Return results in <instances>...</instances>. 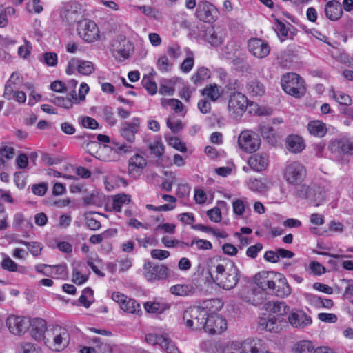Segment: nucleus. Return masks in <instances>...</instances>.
Instances as JSON below:
<instances>
[{
	"label": "nucleus",
	"instance_id": "a878e982",
	"mask_svg": "<svg viewBox=\"0 0 353 353\" xmlns=\"http://www.w3.org/2000/svg\"><path fill=\"white\" fill-rule=\"evenodd\" d=\"M285 144L286 149L294 154L301 152L305 147L303 139L295 134L289 135L285 139Z\"/></svg>",
	"mask_w": 353,
	"mask_h": 353
},
{
	"label": "nucleus",
	"instance_id": "e433bc0d",
	"mask_svg": "<svg viewBox=\"0 0 353 353\" xmlns=\"http://www.w3.org/2000/svg\"><path fill=\"white\" fill-rule=\"evenodd\" d=\"M146 160L139 154L132 157L129 161V171L130 173L136 169H143L146 165Z\"/></svg>",
	"mask_w": 353,
	"mask_h": 353
},
{
	"label": "nucleus",
	"instance_id": "4c0bfd02",
	"mask_svg": "<svg viewBox=\"0 0 353 353\" xmlns=\"http://www.w3.org/2000/svg\"><path fill=\"white\" fill-rule=\"evenodd\" d=\"M130 197L125 194H117L114 196L112 201V209L116 212H119L123 204L129 203Z\"/></svg>",
	"mask_w": 353,
	"mask_h": 353
},
{
	"label": "nucleus",
	"instance_id": "6e6552de",
	"mask_svg": "<svg viewBox=\"0 0 353 353\" xmlns=\"http://www.w3.org/2000/svg\"><path fill=\"white\" fill-rule=\"evenodd\" d=\"M143 275L149 282L164 280L168 276V268L164 265L148 261L143 265Z\"/></svg>",
	"mask_w": 353,
	"mask_h": 353
},
{
	"label": "nucleus",
	"instance_id": "72a5a7b5",
	"mask_svg": "<svg viewBox=\"0 0 353 353\" xmlns=\"http://www.w3.org/2000/svg\"><path fill=\"white\" fill-rule=\"evenodd\" d=\"M222 91L215 83L210 84L202 90V94L206 96L212 101H216L221 95Z\"/></svg>",
	"mask_w": 353,
	"mask_h": 353
},
{
	"label": "nucleus",
	"instance_id": "b1692460",
	"mask_svg": "<svg viewBox=\"0 0 353 353\" xmlns=\"http://www.w3.org/2000/svg\"><path fill=\"white\" fill-rule=\"evenodd\" d=\"M198 306L201 311L205 312V316L209 317L211 315H217L216 312L222 308L223 303L219 299H213L203 301Z\"/></svg>",
	"mask_w": 353,
	"mask_h": 353
},
{
	"label": "nucleus",
	"instance_id": "ddd939ff",
	"mask_svg": "<svg viewBox=\"0 0 353 353\" xmlns=\"http://www.w3.org/2000/svg\"><path fill=\"white\" fill-rule=\"evenodd\" d=\"M114 301L118 303L121 310L130 314H139L141 312V306L135 300L128 298L119 292H114L112 295Z\"/></svg>",
	"mask_w": 353,
	"mask_h": 353
},
{
	"label": "nucleus",
	"instance_id": "de8ad7c7",
	"mask_svg": "<svg viewBox=\"0 0 353 353\" xmlns=\"http://www.w3.org/2000/svg\"><path fill=\"white\" fill-rule=\"evenodd\" d=\"M151 152L157 157L160 158L164 153V146L161 141H155L149 145Z\"/></svg>",
	"mask_w": 353,
	"mask_h": 353
},
{
	"label": "nucleus",
	"instance_id": "9b49d317",
	"mask_svg": "<svg viewBox=\"0 0 353 353\" xmlns=\"http://www.w3.org/2000/svg\"><path fill=\"white\" fill-rule=\"evenodd\" d=\"M248 99L241 92H234L228 101V110L230 114L234 118L241 115L247 108Z\"/></svg>",
	"mask_w": 353,
	"mask_h": 353
},
{
	"label": "nucleus",
	"instance_id": "603ef678",
	"mask_svg": "<svg viewBox=\"0 0 353 353\" xmlns=\"http://www.w3.org/2000/svg\"><path fill=\"white\" fill-rule=\"evenodd\" d=\"M52 278L63 279L67 276V267L65 264L53 265Z\"/></svg>",
	"mask_w": 353,
	"mask_h": 353
},
{
	"label": "nucleus",
	"instance_id": "393cba45",
	"mask_svg": "<svg viewBox=\"0 0 353 353\" xmlns=\"http://www.w3.org/2000/svg\"><path fill=\"white\" fill-rule=\"evenodd\" d=\"M50 101L59 107L66 109L72 108L73 103H79L75 90L70 92L66 97L52 95Z\"/></svg>",
	"mask_w": 353,
	"mask_h": 353
},
{
	"label": "nucleus",
	"instance_id": "39448f33",
	"mask_svg": "<svg viewBox=\"0 0 353 353\" xmlns=\"http://www.w3.org/2000/svg\"><path fill=\"white\" fill-rule=\"evenodd\" d=\"M207 318L205 312L201 311L198 305L188 307L183 314L185 325L192 330L203 329Z\"/></svg>",
	"mask_w": 353,
	"mask_h": 353
},
{
	"label": "nucleus",
	"instance_id": "7ed1b4c3",
	"mask_svg": "<svg viewBox=\"0 0 353 353\" xmlns=\"http://www.w3.org/2000/svg\"><path fill=\"white\" fill-rule=\"evenodd\" d=\"M68 331L59 325L48 330L45 344L53 351H60L65 348L69 343Z\"/></svg>",
	"mask_w": 353,
	"mask_h": 353
},
{
	"label": "nucleus",
	"instance_id": "c756f323",
	"mask_svg": "<svg viewBox=\"0 0 353 353\" xmlns=\"http://www.w3.org/2000/svg\"><path fill=\"white\" fill-rule=\"evenodd\" d=\"M296 195L301 198H308L312 201L316 206H319L324 201V195L321 191H319V196L317 199L312 197V190L307 185H301L299 189L296 191Z\"/></svg>",
	"mask_w": 353,
	"mask_h": 353
},
{
	"label": "nucleus",
	"instance_id": "4be33fe9",
	"mask_svg": "<svg viewBox=\"0 0 353 353\" xmlns=\"http://www.w3.org/2000/svg\"><path fill=\"white\" fill-rule=\"evenodd\" d=\"M30 323L31 336L37 341L44 340L45 341L47 334L45 336L44 333L46 331L48 332L46 321L41 318H34L30 320Z\"/></svg>",
	"mask_w": 353,
	"mask_h": 353
},
{
	"label": "nucleus",
	"instance_id": "e2e57ef3",
	"mask_svg": "<svg viewBox=\"0 0 353 353\" xmlns=\"http://www.w3.org/2000/svg\"><path fill=\"white\" fill-rule=\"evenodd\" d=\"M335 100L341 105H350L352 103L350 97L343 92H338L334 95Z\"/></svg>",
	"mask_w": 353,
	"mask_h": 353
},
{
	"label": "nucleus",
	"instance_id": "79ce46f5",
	"mask_svg": "<svg viewBox=\"0 0 353 353\" xmlns=\"http://www.w3.org/2000/svg\"><path fill=\"white\" fill-rule=\"evenodd\" d=\"M314 346L309 341H302L296 344L294 353H314Z\"/></svg>",
	"mask_w": 353,
	"mask_h": 353
},
{
	"label": "nucleus",
	"instance_id": "774afa93",
	"mask_svg": "<svg viewBox=\"0 0 353 353\" xmlns=\"http://www.w3.org/2000/svg\"><path fill=\"white\" fill-rule=\"evenodd\" d=\"M81 125L85 128L96 129L99 126L98 122L93 118L85 117L81 120Z\"/></svg>",
	"mask_w": 353,
	"mask_h": 353
},
{
	"label": "nucleus",
	"instance_id": "69168bd1",
	"mask_svg": "<svg viewBox=\"0 0 353 353\" xmlns=\"http://www.w3.org/2000/svg\"><path fill=\"white\" fill-rule=\"evenodd\" d=\"M144 307L145 310L149 313H155L159 312L161 313L163 311L164 308L162 307L161 305L159 303H150L147 302L144 305Z\"/></svg>",
	"mask_w": 353,
	"mask_h": 353
},
{
	"label": "nucleus",
	"instance_id": "5701e85b",
	"mask_svg": "<svg viewBox=\"0 0 353 353\" xmlns=\"http://www.w3.org/2000/svg\"><path fill=\"white\" fill-rule=\"evenodd\" d=\"M280 322L281 321L276 318L275 316L269 315L267 318H260L258 321V325L261 330L277 333L281 330Z\"/></svg>",
	"mask_w": 353,
	"mask_h": 353
},
{
	"label": "nucleus",
	"instance_id": "7c9ffc66",
	"mask_svg": "<svg viewBox=\"0 0 353 353\" xmlns=\"http://www.w3.org/2000/svg\"><path fill=\"white\" fill-rule=\"evenodd\" d=\"M307 130L310 134L323 137L327 133V128L324 123L319 120H314L307 124Z\"/></svg>",
	"mask_w": 353,
	"mask_h": 353
},
{
	"label": "nucleus",
	"instance_id": "5fc2aeb1",
	"mask_svg": "<svg viewBox=\"0 0 353 353\" xmlns=\"http://www.w3.org/2000/svg\"><path fill=\"white\" fill-rule=\"evenodd\" d=\"M168 143L170 146L173 147L174 149L184 152H186L187 148L184 143H183L180 139L178 137H171L168 140Z\"/></svg>",
	"mask_w": 353,
	"mask_h": 353
},
{
	"label": "nucleus",
	"instance_id": "f3484780",
	"mask_svg": "<svg viewBox=\"0 0 353 353\" xmlns=\"http://www.w3.org/2000/svg\"><path fill=\"white\" fill-rule=\"evenodd\" d=\"M81 17V11L79 5L76 3L66 5L61 11V18L68 25L79 22Z\"/></svg>",
	"mask_w": 353,
	"mask_h": 353
},
{
	"label": "nucleus",
	"instance_id": "3c124183",
	"mask_svg": "<svg viewBox=\"0 0 353 353\" xmlns=\"http://www.w3.org/2000/svg\"><path fill=\"white\" fill-rule=\"evenodd\" d=\"M261 136L268 142H273L274 140V129L268 125H261L259 127Z\"/></svg>",
	"mask_w": 353,
	"mask_h": 353
},
{
	"label": "nucleus",
	"instance_id": "423d86ee",
	"mask_svg": "<svg viewBox=\"0 0 353 353\" xmlns=\"http://www.w3.org/2000/svg\"><path fill=\"white\" fill-rule=\"evenodd\" d=\"M306 169L298 161L289 162L283 170V177L290 185H298L302 183L306 177Z\"/></svg>",
	"mask_w": 353,
	"mask_h": 353
},
{
	"label": "nucleus",
	"instance_id": "473e14b6",
	"mask_svg": "<svg viewBox=\"0 0 353 353\" xmlns=\"http://www.w3.org/2000/svg\"><path fill=\"white\" fill-rule=\"evenodd\" d=\"M211 76L210 70L205 67H200L191 77V81L195 84H201L203 81L210 79Z\"/></svg>",
	"mask_w": 353,
	"mask_h": 353
},
{
	"label": "nucleus",
	"instance_id": "338daca9",
	"mask_svg": "<svg viewBox=\"0 0 353 353\" xmlns=\"http://www.w3.org/2000/svg\"><path fill=\"white\" fill-rule=\"evenodd\" d=\"M263 249V245L257 243L254 245L250 246L246 250V255L252 259H255L258 253Z\"/></svg>",
	"mask_w": 353,
	"mask_h": 353
},
{
	"label": "nucleus",
	"instance_id": "6ab92c4d",
	"mask_svg": "<svg viewBox=\"0 0 353 353\" xmlns=\"http://www.w3.org/2000/svg\"><path fill=\"white\" fill-rule=\"evenodd\" d=\"M288 322L293 327L304 329L309 326L312 321V318L303 311L296 310L289 314Z\"/></svg>",
	"mask_w": 353,
	"mask_h": 353
},
{
	"label": "nucleus",
	"instance_id": "ea45409f",
	"mask_svg": "<svg viewBox=\"0 0 353 353\" xmlns=\"http://www.w3.org/2000/svg\"><path fill=\"white\" fill-rule=\"evenodd\" d=\"M205 39L212 46H218L223 42L221 36L219 35L212 28L206 30Z\"/></svg>",
	"mask_w": 353,
	"mask_h": 353
},
{
	"label": "nucleus",
	"instance_id": "f8f14e48",
	"mask_svg": "<svg viewBox=\"0 0 353 353\" xmlns=\"http://www.w3.org/2000/svg\"><path fill=\"white\" fill-rule=\"evenodd\" d=\"M238 145L243 151L252 153L259 148L261 140L257 136L252 135L251 131L244 130L239 136Z\"/></svg>",
	"mask_w": 353,
	"mask_h": 353
},
{
	"label": "nucleus",
	"instance_id": "f257e3e1",
	"mask_svg": "<svg viewBox=\"0 0 353 353\" xmlns=\"http://www.w3.org/2000/svg\"><path fill=\"white\" fill-rule=\"evenodd\" d=\"M254 281L267 294H275L281 298L291 294V288L282 274L274 271H262L254 276Z\"/></svg>",
	"mask_w": 353,
	"mask_h": 353
},
{
	"label": "nucleus",
	"instance_id": "f704fd0d",
	"mask_svg": "<svg viewBox=\"0 0 353 353\" xmlns=\"http://www.w3.org/2000/svg\"><path fill=\"white\" fill-rule=\"evenodd\" d=\"M307 299L311 304L314 305L316 307H324L330 309L334 305L333 301L332 299H323L315 295H311L308 296Z\"/></svg>",
	"mask_w": 353,
	"mask_h": 353
},
{
	"label": "nucleus",
	"instance_id": "bb28decb",
	"mask_svg": "<svg viewBox=\"0 0 353 353\" xmlns=\"http://www.w3.org/2000/svg\"><path fill=\"white\" fill-rule=\"evenodd\" d=\"M264 309L277 316H285L290 310V307L283 301H268L264 304Z\"/></svg>",
	"mask_w": 353,
	"mask_h": 353
},
{
	"label": "nucleus",
	"instance_id": "13d9d810",
	"mask_svg": "<svg viewBox=\"0 0 353 353\" xmlns=\"http://www.w3.org/2000/svg\"><path fill=\"white\" fill-rule=\"evenodd\" d=\"M103 117L104 120L110 125H114L117 123V119L114 116V112L111 108L105 107L103 108Z\"/></svg>",
	"mask_w": 353,
	"mask_h": 353
},
{
	"label": "nucleus",
	"instance_id": "2eb2a0df",
	"mask_svg": "<svg viewBox=\"0 0 353 353\" xmlns=\"http://www.w3.org/2000/svg\"><path fill=\"white\" fill-rule=\"evenodd\" d=\"M217 10L208 1H200L197 5L196 15L197 18L206 23H212L215 21Z\"/></svg>",
	"mask_w": 353,
	"mask_h": 353
},
{
	"label": "nucleus",
	"instance_id": "9d476101",
	"mask_svg": "<svg viewBox=\"0 0 353 353\" xmlns=\"http://www.w3.org/2000/svg\"><path fill=\"white\" fill-rule=\"evenodd\" d=\"M28 318L10 315L7 318L6 325L10 332L14 335H22L26 333L30 326Z\"/></svg>",
	"mask_w": 353,
	"mask_h": 353
},
{
	"label": "nucleus",
	"instance_id": "864d4df0",
	"mask_svg": "<svg viewBox=\"0 0 353 353\" xmlns=\"http://www.w3.org/2000/svg\"><path fill=\"white\" fill-rule=\"evenodd\" d=\"M157 65L159 70L162 72H168L170 70L172 63H170L168 58L164 55L159 58Z\"/></svg>",
	"mask_w": 353,
	"mask_h": 353
},
{
	"label": "nucleus",
	"instance_id": "37998d69",
	"mask_svg": "<svg viewBox=\"0 0 353 353\" xmlns=\"http://www.w3.org/2000/svg\"><path fill=\"white\" fill-rule=\"evenodd\" d=\"M188 57L183 61L180 66L181 71L184 73L190 72L194 63L193 52L188 50Z\"/></svg>",
	"mask_w": 353,
	"mask_h": 353
},
{
	"label": "nucleus",
	"instance_id": "680f3d73",
	"mask_svg": "<svg viewBox=\"0 0 353 353\" xmlns=\"http://www.w3.org/2000/svg\"><path fill=\"white\" fill-rule=\"evenodd\" d=\"M207 215L210 221L214 223H219L222 219L221 210L217 207L208 210Z\"/></svg>",
	"mask_w": 353,
	"mask_h": 353
},
{
	"label": "nucleus",
	"instance_id": "dca6fc26",
	"mask_svg": "<svg viewBox=\"0 0 353 353\" xmlns=\"http://www.w3.org/2000/svg\"><path fill=\"white\" fill-rule=\"evenodd\" d=\"M248 48L253 56L260 59L266 57L270 52L268 43L257 38H252L248 41Z\"/></svg>",
	"mask_w": 353,
	"mask_h": 353
},
{
	"label": "nucleus",
	"instance_id": "cd10ccee",
	"mask_svg": "<svg viewBox=\"0 0 353 353\" xmlns=\"http://www.w3.org/2000/svg\"><path fill=\"white\" fill-rule=\"evenodd\" d=\"M326 17L331 21H337L343 14L340 3L336 0L328 1L325 6Z\"/></svg>",
	"mask_w": 353,
	"mask_h": 353
},
{
	"label": "nucleus",
	"instance_id": "f03ea898",
	"mask_svg": "<svg viewBox=\"0 0 353 353\" xmlns=\"http://www.w3.org/2000/svg\"><path fill=\"white\" fill-rule=\"evenodd\" d=\"M215 276L211 275L214 282L225 290L233 289L240 278V270L233 262L217 263L215 266Z\"/></svg>",
	"mask_w": 353,
	"mask_h": 353
},
{
	"label": "nucleus",
	"instance_id": "0e129e2a",
	"mask_svg": "<svg viewBox=\"0 0 353 353\" xmlns=\"http://www.w3.org/2000/svg\"><path fill=\"white\" fill-rule=\"evenodd\" d=\"M43 61L48 66H55L57 64V54L54 52H46L43 55Z\"/></svg>",
	"mask_w": 353,
	"mask_h": 353
},
{
	"label": "nucleus",
	"instance_id": "0eeeda50",
	"mask_svg": "<svg viewBox=\"0 0 353 353\" xmlns=\"http://www.w3.org/2000/svg\"><path fill=\"white\" fill-rule=\"evenodd\" d=\"M112 48L113 57L120 61L128 59L134 50L132 43L121 34L112 40Z\"/></svg>",
	"mask_w": 353,
	"mask_h": 353
},
{
	"label": "nucleus",
	"instance_id": "49530a36",
	"mask_svg": "<svg viewBox=\"0 0 353 353\" xmlns=\"http://www.w3.org/2000/svg\"><path fill=\"white\" fill-rule=\"evenodd\" d=\"M161 347L165 350L167 353H179L174 343L165 335L163 337V341L161 342Z\"/></svg>",
	"mask_w": 353,
	"mask_h": 353
},
{
	"label": "nucleus",
	"instance_id": "58836bf2",
	"mask_svg": "<svg viewBox=\"0 0 353 353\" xmlns=\"http://www.w3.org/2000/svg\"><path fill=\"white\" fill-rule=\"evenodd\" d=\"M77 69L78 72L83 75H90L94 70V65L92 62L79 59H77Z\"/></svg>",
	"mask_w": 353,
	"mask_h": 353
},
{
	"label": "nucleus",
	"instance_id": "c85d7f7f",
	"mask_svg": "<svg viewBox=\"0 0 353 353\" xmlns=\"http://www.w3.org/2000/svg\"><path fill=\"white\" fill-rule=\"evenodd\" d=\"M332 152H341L347 154H353V142L347 140H334L329 145Z\"/></svg>",
	"mask_w": 353,
	"mask_h": 353
},
{
	"label": "nucleus",
	"instance_id": "c9c22d12",
	"mask_svg": "<svg viewBox=\"0 0 353 353\" xmlns=\"http://www.w3.org/2000/svg\"><path fill=\"white\" fill-rule=\"evenodd\" d=\"M170 292L176 296H188L194 292V288L188 285H175L170 288Z\"/></svg>",
	"mask_w": 353,
	"mask_h": 353
},
{
	"label": "nucleus",
	"instance_id": "09e8293b",
	"mask_svg": "<svg viewBox=\"0 0 353 353\" xmlns=\"http://www.w3.org/2000/svg\"><path fill=\"white\" fill-rule=\"evenodd\" d=\"M141 83L150 94L153 95L157 93V83L149 77H144L141 81Z\"/></svg>",
	"mask_w": 353,
	"mask_h": 353
},
{
	"label": "nucleus",
	"instance_id": "6e6d98bb",
	"mask_svg": "<svg viewBox=\"0 0 353 353\" xmlns=\"http://www.w3.org/2000/svg\"><path fill=\"white\" fill-rule=\"evenodd\" d=\"M23 40L25 45L21 46L18 48L17 54L19 57H22L23 59H26L30 54V51L32 50V44L26 39H24Z\"/></svg>",
	"mask_w": 353,
	"mask_h": 353
},
{
	"label": "nucleus",
	"instance_id": "a211bd4d",
	"mask_svg": "<svg viewBox=\"0 0 353 353\" xmlns=\"http://www.w3.org/2000/svg\"><path fill=\"white\" fill-rule=\"evenodd\" d=\"M140 121L134 117L131 122H124L121 124L120 133L121 137L128 142L132 143L135 140V134L139 131Z\"/></svg>",
	"mask_w": 353,
	"mask_h": 353
},
{
	"label": "nucleus",
	"instance_id": "052dcab7",
	"mask_svg": "<svg viewBox=\"0 0 353 353\" xmlns=\"http://www.w3.org/2000/svg\"><path fill=\"white\" fill-rule=\"evenodd\" d=\"M28 249L33 256L37 257L41 255L43 245L39 242H30Z\"/></svg>",
	"mask_w": 353,
	"mask_h": 353
},
{
	"label": "nucleus",
	"instance_id": "412c9836",
	"mask_svg": "<svg viewBox=\"0 0 353 353\" xmlns=\"http://www.w3.org/2000/svg\"><path fill=\"white\" fill-rule=\"evenodd\" d=\"M248 163L251 169L256 172L265 170L269 165V157L265 152H258L249 157Z\"/></svg>",
	"mask_w": 353,
	"mask_h": 353
},
{
	"label": "nucleus",
	"instance_id": "1a4fd4ad",
	"mask_svg": "<svg viewBox=\"0 0 353 353\" xmlns=\"http://www.w3.org/2000/svg\"><path fill=\"white\" fill-rule=\"evenodd\" d=\"M77 32L79 37L88 43L94 42L99 38V30L97 24L88 19L79 22Z\"/></svg>",
	"mask_w": 353,
	"mask_h": 353
},
{
	"label": "nucleus",
	"instance_id": "4d7b16f0",
	"mask_svg": "<svg viewBox=\"0 0 353 353\" xmlns=\"http://www.w3.org/2000/svg\"><path fill=\"white\" fill-rule=\"evenodd\" d=\"M166 123L168 128H169L174 133L179 132L183 128V124L180 120H174L171 118H168Z\"/></svg>",
	"mask_w": 353,
	"mask_h": 353
},
{
	"label": "nucleus",
	"instance_id": "8fccbe9b",
	"mask_svg": "<svg viewBox=\"0 0 353 353\" xmlns=\"http://www.w3.org/2000/svg\"><path fill=\"white\" fill-rule=\"evenodd\" d=\"M88 279V276L83 274L77 268H74L72 274V281L77 285H81Z\"/></svg>",
	"mask_w": 353,
	"mask_h": 353
},
{
	"label": "nucleus",
	"instance_id": "4468645a",
	"mask_svg": "<svg viewBox=\"0 0 353 353\" xmlns=\"http://www.w3.org/2000/svg\"><path fill=\"white\" fill-rule=\"evenodd\" d=\"M227 329V322L219 315H211L207 318L204 331L210 334H220Z\"/></svg>",
	"mask_w": 353,
	"mask_h": 353
},
{
	"label": "nucleus",
	"instance_id": "aec40b11",
	"mask_svg": "<svg viewBox=\"0 0 353 353\" xmlns=\"http://www.w3.org/2000/svg\"><path fill=\"white\" fill-rule=\"evenodd\" d=\"M231 353H272L261 340L245 341L241 344L236 352Z\"/></svg>",
	"mask_w": 353,
	"mask_h": 353
},
{
	"label": "nucleus",
	"instance_id": "2f4dec72",
	"mask_svg": "<svg viewBox=\"0 0 353 353\" xmlns=\"http://www.w3.org/2000/svg\"><path fill=\"white\" fill-rule=\"evenodd\" d=\"M245 90L252 97L261 96L265 92L264 85L257 79H251L247 82Z\"/></svg>",
	"mask_w": 353,
	"mask_h": 353
},
{
	"label": "nucleus",
	"instance_id": "a19ab883",
	"mask_svg": "<svg viewBox=\"0 0 353 353\" xmlns=\"http://www.w3.org/2000/svg\"><path fill=\"white\" fill-rule=\"evenodd\" d=\"M254 292L252 291L248 290L247 288L242 290L241 292H239L241 298L245 301L254 305H257L261 303V298L260 297H254Z\"/></svg>",
	"mask_w": 353,
	"mask_h": 353
},
{
	"label": "nucleus",
	"instance_id": "a18cd8bd",
	"mask_svg": "<svg viewBox=\"0 0 353 353\" xmlns=\"http://www.w3.org/2000/svg\"><path fill=\"white\" fill-rule=\"evenodd\" d=\"M161 105L163 107L170 106L176 113L181 112L183 109V103L178 99H170L161 100Z\"/></svg>",
	"mask_w": 353,
	"mask_h": 353
},
{
	"label": "nucleus",
	"instance_id": "c03bdc74",
	"mask_svg": "<svg viewBox=\"0 0 353 353\" xmlns=\"http://www.w3.org/2000/svg\"><path fill=\"white\" fill-rule=\"evenodd\" d=\"M190 245L191 247L195 245L199 250H209L212 248V244L209 241L196 238L192 240Z\"/></svg>",
	"mask_w": 353,
	"mask_h": 353
},
{
	"label": "nucleus",
	"instance_id": "20e7f679",
	"mask_svg": "<svg viewBox=\"0 0 353 353\" xmlns=\"http://www.w3.org/2000/svg\"><path fill=\"white\" fill-rule=\"evenodd\" d=\"M281 83L283 90L290 95L300 98L305 94L304 81L296 73H287L283 75Z\"/></svg>",
	"mask_w": 353,
	"mask_h": 353
},
{
	"label": "nucleus",
	"instance_id": "bf43d9fd",
	"mask_svg": "<svg viewBox=\"0 0 353 353\" xmlns=\"http://www.w3.org/2000/svg\"><path fill=\"white\" fill-rule=\"evenodd\" d=\"M1 265L3 270L10 272H16L17 270V263L13 261L9 256H6L3 259Z\"/></svg>",
	"mask_w": 353,
	"mask_h": 353
}]
</instances>
